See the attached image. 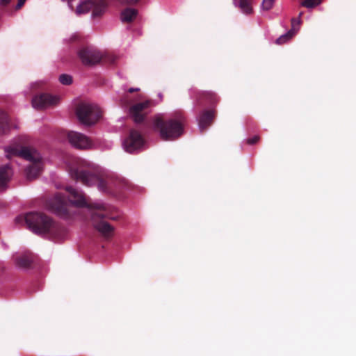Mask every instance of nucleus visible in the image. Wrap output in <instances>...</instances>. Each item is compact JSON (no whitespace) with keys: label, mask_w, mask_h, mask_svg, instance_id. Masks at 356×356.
I'll list each match as a JSON object with an SVG mask.
<instances>
[{"label":"nucleus","mask_w":356,"mask_h":356,"mask_svg":"<svg viewBox=\"0 0 356 356\" xmlns=\"http://www.w3.org/2000/svg\"><path fill=\"white\" fill-rule=\"evenodd\" d=\"M66 191L70 194V201L77 207H86L90 211L92 225L102 236L110 238L113 235L114 228L104 220L108 218L105 212V207L100 204L91 203L86 195L72 186H67Z\"/></svg>","instance_id":"obj_1"},{"label":"nucleus","mask_w":356,"mask_h":356,"mask_svg":"<svg viewBox=\"0 0 356 356\" xmlns=\"http://www.w3.org/2000/svg\"><path fill=\"white\" fill-rule=\"evenodd\" d=\"M72 176L86 186H97L103 192L111 193L120 188L116 186L115 181L92 164L88 163L83 168L75 170Z\"/></svg>","instance_id":"obj_2"},{"label":"nucleus","mask_w":356,"mask_h":356,"mask_svg":"<svg viewBox=\"0 0 356 356\" xmlns=\"http://www.w3.org/2000/svg\"><path fill=\"white\" fill-rule=\"evenodd\" d=\"M184 122L185 118L181 113H176L170 118L157 115L153 118V129L159 133L163 140H175L182 135Z\"/></svg>","instance_id":"obj_3"},{"label":"nucleus","mask_w":356,"mask_h":356,"mask_svg":"<svg viewBox=\"0 0 356 356\" xmlns=\"http://www.w3.org/2000/svg\"><path fill=\"white\" fill-rule=\"evenodd\" d=\"M17 222L24 221L27 227L38 234H49L56 236L60 231V226L50 217L40 212H29L25 216L16 218Z\"/></svg>","instance_id":"obj_4"},{"label":"nucleus","mask_w":356,"mask_h":356,"mask_svg":"<svg viewBox=\"0 0 356 356\" xmlns=\"http://www.w3.org/2000/svg\"><path fill=\"white\" fill-rule=\"evenodd\" d=\"M6 152L9 154L19 155L31 162L26 169V176L29 179H33L40 174L42 169V156L35 148L24 147L18 149L10 147Z\"/></svg>","instance_id":"obj_5"},{"label":"nucleus","mask_w":356,"mask_h":356,"mask_svg":"<svg viewBox=\"0 0 356 356\" xmlns=\"http://www.w3.org/2000/svg\"><path fill=\"white\" fill-rule=\"evenodd\" d=\"M76 113L79 121L88 126L95 124L102 117L100 108L92 104H80L76 108Z\"/></svg>","instance_id":"obj_6"},{"label":"nucleus","mask_w":356,"mask_h":356,"mask_svg":"<svg viewBox=\"0 0 356 356\" xmlns=\"http://www.w3.org/2000/svg\"><path fill=\"white\" fill-rule=\"evenodd\" d=\"M47 207L49 210L56 215L67 218L70 216L67 202L65 197L60 194H56L52 199L47 202Z\"/></svg>","instance_id":"obj_7"},{"label":"nucleus","mask_w":356,"mask_h":356,"mask_svg":"<svg viewBox=\"0 0 356 356\" xmlns=\"http://www.w3.org/2000/svg\"><path fill=\"white\" fill-rule=\"evenodd\" d=\"M79 58L84 65H94L99 63L103 55L93 47H84L77 53Z\"/></svg>","instance_id":"obj_8"},{"label":"nucleus","mask_w":356,"mask_h":356,"mask_svg":"<svg viewBox=\"0 0 356 356\" xmlns=\"http://www.w3.org/2000/svg\"><path fill=\"white\" fill-rule=\"evenodd\" d=\"M154 106V102L151 99L136 103L129 108L130 115L136 123H140L145 119L147 110Z\"/></svg>","instance_id":"obj_9"},{"label":"nucleus","mask_w":356,"mask_h":356,"mask_svg":"<svg viewBox=\"0 0 356 356\" xmlns=\"http://www.w3.org/2000/svg\"><path fill=\"white\" fill-rule=\"evenodd\" d=\"M145 144V139L137 130L130 131L129 136L124 140L123 145L126 152L134 153L140 149Z\"/></svg>","instance_id":"obj_10"},{"label":"nucleus","mask_w":356,"mask_h":356,"mask_svg":"<svg viewBox=\"0 0 356 356\" xmlns=\"http://www.w3.org/2000/svg\"><path fill=\"white\" fill-rule=\"evenodd\" d=\"M67 138L70 144L77 149H88L92 145L90 138L79 132L73 131L68 132Z\"/></svg>","instance_id":"obj_11"},{"label":"nucleus","mask_w":356,"mask_h":356,"mask_svg":"<svg viewBox=\"0 0 356 356\" xmlns=\"http://www.w3.org/2000/svg\"><path fill=\"white\" fill-rule=\"evenodd\" d=\"M58 102V99L56 96L42 93L33 98L32 104L33 106L37 109H43L56 105Z\"/></svg>","instance_id":"obj_12"},{"label":"nucleus","mask_w":356,"mask_h":356,"mask_svg":"<svg viewBox=\"0 0 356 356\" xmlns=\"http://www.w3.org/2000/svg\"><path fill=\"white\" fill-rule=\"evenodd\" d=\"M216 116V110H205L199 118V127L201 131H204L213 122Z\"/></svg>","instance_id":"obj_13"},{"label":"nucleus","mask_w":356,"mask_h":356,"mask_svg":"<svg viewBox=\"0 0 356 356\" xmlns=\"http://www.w3.org/2000/svg\"><path fill=\"white\" fill-rule=\"evenodd\" d=\"M33 262V254L31 252H24L15 257L16 265L22 268H29Z\"/></svg>","instance_id":"obj_14"},{"label":"nucleus","mask_w":356,"mask_h":356,"mask_svg":"<svg viewBox=\"0 0 356 356\" xmlns=\"http://www.w3.org/2000/svg\"><path fill=\"white\" fill-rule=\"evenodd\" d=\"M138 10L133 8H126L122 10L120 19L124 23L132 22L138 15Z\"/></svg>","instance_id":"obj_15"},{"label":"nucleus","mask_w":356,"mask_h":356,"mask_svg":"<svg viewBox=\"0 0 356 356\" xmlns=\"http://www.w3.org/2000/svg\"><path fill=\"white\" fill-rule=\"evenodd\" d=\"M12 172L9 165L0 167V187L3 186L10 179Z\"/></svg>","instance_id":"obj_16"},{"label":"nucleus","mask_w":356,"mask_h":356,"mask_svg":"<svg viewBox=\"0 0 356 356\" xmlns=\"http://www.w3.org/2000/svg\"><path fill=\"white\" fill-rule=\"evenodd\" d=\"M201 99L211 105L217 104L219 101V98L217 95L211 91L202 92L200 94V99L198 101L200 102ZM200 104H201V102H200Z\"/></svg>","instance_id":"obj_17"},{"label":"nucleus","mask_w":356,"mask_h":356,"mask_svg":"<svg viewBox=\"0 0 356 356\" xmlns=\"http://www.w3.org/2000/svg\"><path fill=\"white\" fill-rule=\"evenodd\" d=\"M9 126V118L6 113L0 111V134H5L8 131Z\"/></svg>","instance_id":"obj_18"},{"label":"nucleus","mask_w":356,"mask_h":356,"mask_svg":"<svg viewBox=\"0 0 356 356\" xmlns=\"http://www.w3.org/2000/svg\"><path fill=\"white\" fill-rule=\"evenodd\" d=\"M252 3V0H239L238 6L244 14L250 15L253 11Z\"/></svg>","instance_id":"obj_19"},{"label":"nucleus","mask_w":356,"mask_h":356,"mask_svg":"<svg viewBox=\"0 0 356 356\" xmlns=\"http://www.w3.org/2000/svg\"><path fill=\"white\" fill-rule=\"evenodd\" d=\"M293 31H289L286 33L281 35L276 40V44H283L293 37Z\"/></svg>","instance_id":"obj_20"},{"label":"nucleus","mask_w":356,"mask_h":356,"mask_svg":"<svg viewBox=\"0 0 356 356\" xmlns=\"http://www.w3.org/2000/svg\"><path fill=\"white\" fill-rule=\"evenodd\" d=\"M322 0H305L301 3L302 6L312 8L319 5Z\"/></svg>","instance_id":"obj_21"},{"label":"nucleus","mask_w":356,"mask_h":356,"mask_svg":"<svg viewBox=\"0 0 356 356\" xmlns=\"http://www.w3.org/2000/svg\"><path fill=\"white\" fill-rule=\"evenodd\" d=\"M59 81L63 85H70L72 83V77L70 75L63 74L59 76Z\"/></svg>","instance_id":"obj_22"},{"label":"nucleus","mask_w":356,"mask_h":356,"mask_svg":"<svg viewBox=\"0 0 356 356\" xmlns=\"http://www.w3.org/2000/svg\"><path fill=\"white\" fill-rule=\"evenodd\" d=\"M275 1V0H263L262 4H261L262 9L264 10H270L273 6Z\"/></svg>","instance_id":"obj_23"},{"label":"nucleus","mask_w":356,"mask_h":356,"mask_svg":"<svg viewBox=\"0 0 356 356\" xmlns=\"http://www.w3.org/2000/svg\"><path fill=\"white\" fill-rule=\"evenodd\" d=\"M300 23V21L299 19H297L296 18H293L291 19V29L290 31H293V35L296 34L298 29L296 28V26H298Z\"/></svg>","instance_id":"obj_24"},{"label":"nucleus","mask_w":356,"mask_h":356,"mask_svg":"<svg viewBox=\"0 0 356 356\" xmlns=\"http://www.w3.org/2000/svg\"><path fill=\"white\" fill-rule=\"evenodd\" d=\"M259 139H260V137L259 136L256 135L252 138H248L247 143L248 145H254V144L257 143L259 140Z\"/></svg>","instance_id":"obj_25"},{"label":"nucleus","mask_w":356,"mask_h":356,"mask_svg":"<svg viewBox=\"0 0 356 356\" xmlns=\"http://www.w3.org/2000/svg\"><path fill=\"white\" fill-rule=\"evenodd\" d=\"M26 0H18V2L16 5V9L18 10V9H20L23 6L24 4L25 3Z\"/></svg>","instance_id":"obj_26"},{"label":"nucleus","mask_w":356,"mask_h":356,"mask_svg":"<svg viewBox=\"0 0 356 356\" xmlns=\"http://www.w3.org/2000/svg\"><path fill=\"white\" fill-rule=\"evenodd\" d=\"M108 61H109L111 64L115 63L116 58L115 56H108Z\"/></svg>","instance_id":"obj_27"},{"label":"nucleus","mask_w":356,"mask_h":356,"mask_svg":"<svg viewBox=\"0 0 356 356\" xmlns=\"http://www.w3.org/2000/svg\"><path fill=\"white\" fill-rule=\"evenodd\" d=\"M11 0H0V5L2 6H7Z\"/></svg>","instance_id":"obj_28"},{"label":"nucleus","mask_w":356,"mask_h":356,"mask_svg":"<svg viewBox=\"0 0 356 356\" xmlns=\"http://www.w3.org/2000/svg\"><path fill=\"white\" fill-rule=\"evenodd\" d=\"M140 89L138 88H130L129 90H128V92H130V93H132L134 92H137Z\"/></svg>","instance_id":"obj_29"},{"label":"nucleus","mask_w":356,"mask_h":356,"mask_svg":"<svg viewBox=\"0 0 356 356\" xmlns=\"http://www.w3.org/2000/svg\"><path fill=\"white\" fill-rule=\"evenodd\" d=\"M124 104H125L126 105H129V102H124Z\"/></svg>","instance_id":"obj_30"}]
</instances>
